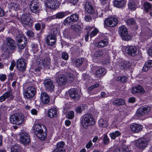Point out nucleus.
Returning <instances> with one entry per match:
<instances>
[{
  "mask_svg": "<svg viewBox=\"0 0 152 152\" xmlns=\"http://www.w3.org/2000/svg\"><path fill=\"white\" fill-rule=\"evenodd\" d=\"M34 129L35 134L41 140H43L46 138L47 129L44 125L36 124L34 126Z\"/></svg>",
  "mask_w": 152,
  "mask_h": 152,
  "instance_id": "obj_1",
  "label": "nucleus"
},
{
  "mask_svg": "<svg viewBox=\"0 0 152 152\" xmlns=\"http://www.w3.org/2000/svg\"><path fill=\"white\" fill-rule=\"evenodd\" d=\"M95 123L92 115L90 113L84 115L81 119L82 125L85 129H87L89 126L93 125Z\"/></svg>",
  "mask_w": 152,
  "mask_h": 152,
  "instance_id": "obj_2",
  "label": "nucleus"
},
{
  "mask_svg": "<svg viewBox=\"0 0 152 152\" xmlns=\"http://www.w3.org/2000/svg\"><path fill=\"white\" fill-rule=\"evenodd\" d=\"M24 117L20 113H16L12 115L10 117V122L13 124L20 125L24 121Z\"/></svg>",
  "mask_w": 152,
  "mask_h": 152,
  "instance_id": "obj_3",
  "label": "nucleus"
},
{
  "mask_svg": "<svg viewBox=\"0 0 152 152\" xmlns=\"http://www.w3.org/2000/svg\"><path fill=\"white\" fill-rule=\"evenodd\" d=\"M118 32L122 40L129 41L132 39V36L128 34L127 28L124 26H122L119 27Z\"/></svg>",
  "mask_w": 152,
  "mask_h": 152,
  "instance_id": "obj_4",
  "label": "nucleus"
},
{
  "mask_svg": "<svg viewBox=\"0 0 152 152\" xmlns=\"http://www.w3.org/2000/svg\"><path fill=\"white\" fill-rule=\"evenodd\" d=\"M36 89L34 86H31L28 87L24 91L23 95L24 98L30 99L35 95Z\"/></svg>",
  "mask_w": 152,
  "mask_h": 152,
  "instance_id": "obj_5",
  "label": "nucleus"
},
{
  "mask_svg": "<svg viewBox=\"0 0 152 152\" xmlns=\"http://www.w3.org/2000/svg\"><path fill=\"white\" fill-rule=\"evenodd\" d=\"M26 60L24 58L19 59L17 61L16 67L18 71L20 72H24L26 70Z\"/></svg>",
  "mask_w": 152,
  "mask_h": 152,
  "instance_id": "obj_6",
  "label": "nucleus"
},
{
  "mask_svg": "<svg viewBox=\"0 0 152 152\" xmlns=\"http://www.w3.org/2000/svg\"><path fill=\"white\" fill-rule=\"evenodd\" d=\"M20 22L24 25L28 27L32 26L33 21L28 15L23 14L20 17Z\"/></svg>",
  "mask_w": 152,
  "mask_h": 152,
  "instance_id": "obj_7",
  "label": "nucleus"
},
{
  "mask_svg": "<svg viewBox=\"0 0 152 152\" xmlns=\"http://www.w3.org/2000/svg\"><path fill=\"white\" fill-rule=\"evenodd\" d=\"M43 84L47 91L50 92L53 91L55 86L52 80L49 79L45 80Z\"/></svg>",
  "mask_w": 152,
  "mask_h": 152,
  "instance_id": "obj_8",
  "label": "nucleus"
},
{
  "mask_svg": "<svg viewBox=\"0 0 152 152\" xmlns=\"http://www.w3.org/2000/svg\"><path fill=\"white\" fill-rule=\"evenodd\" d=\"M151 108L148 106L141 107L139 108L137 112V115L139 117H141L148 114L150 111Z\"/></svg>",
  "mask_w": 152,
  "mask_h": 152,
  "instance_id": "obj_9",
  "label": "nucleus"
},
{
  "mask_svg": "<svg viewBox=\"0 0 152 152\" xmlns=\"http://www.w3.org/2000/svg\"><path fill=\"white\" fill-rule=\"evenodd\" d=\"M118 20L115 18H110L106 19L104 22V26L113 27L117 24Z\"/></svg>",
  "mask_w": 152,
  "mask_h": 152,
  "instance_id": "obj_10",
  "label": "nucleus"
},
{
  "mask_svg": "<svg viewBox=\"0 0 152 152\" xmlns=\"http://www.w3.org/2000/svg\"><path fill=\"white\" fill-rule=\"evenodd\" d=\"M20 140L24 144H28L30 142V139L28 134L25 132H21L19 134Z\"/></svg>",
  "mask_w": 152,
  "mask_h": 152,
  "instance_id": "obj_11",
  "label": "nucleus"
},
{
  "mask_svg": "<svg viewBox=\"0 0 152 152\" xmlns=\"http://www.w3.org/2000/svg\"><path fill=\"white\" fill-rule=\"evenodd\" d=\"M69 95L71 98L75 101L78 100L80 99V95L79 92L76 88H72L68 91Z\"/></svg>",
  "mask_w": 152,
  "mask_h": 152,
  "instance_id": "obj_12",
  "label": "nucleus"
},
{
  "mask_svg": "<svg viewBox=\"0 0 152 152\" xmlns=\"http://www.w3.org/2000/svg\"><path fill=\"white\" fill-rule=\"evenodd\" d=\"M67 79L65 75L63 74L60 75L57 80L59 86L62 87L64 86L67 82Z\"/></svg>",
  "mask_w": 152,
  "mask_h": 152,
  "instance_id": "obj_13",
  "label": "nucleus"
},
{
  "mask_svg": "<svg viewBox=\"0 0 152 152\" xmlns=\"http://www.w3.org/2000/svg\"><path fill=\"white\" fill-rule=\"evenodd\" d=\"M125 51L129 56H134L137 55V49L134 46H127Z\"/></svg>",
  "mask_w": 152,
  "mask_h": 152,
  "instance_id": "obj_14",
  "label": "nucleus"
},
{
  "mask_svg": "<svg viewBox=\"0 0 152 152\" xmlns=\"http://www.w3.org/2000/svg\"><path fill=\"white\" fill-rule=\"evenodd\" d=\"M6 41L7 46L11 50H14L17 48V45L15 41L10 37H7Z\"/></svg>",
  "mask_w": 152,
  "mask_h": 152,
  "instance_id": "obj_15",
  "label": "nucleus"
},
{
  "mask_svg": "<svg viewBox=\"0 0 152 152\" xmlns=\"http://www.w3.org/2000/svg\"><path fill=\"white\" fill-rule=\"evenodd\" d=\"M147 141L145 139L141 138L137 141L136 145L137 147L143 149L147 146Z\"/></svg>",
  "mask_w": 152,
  "mask_h": 152,
  "instance_id": "obj_16",
  "label": "nucleus"
},
{
  "mask_svg": "<svg viewBox=\"0 0 152 152\" xmlns=\"http://www.w3.org/2000/svg\"><path fill=\"white\" fill-rule=\"evenodd\" d=\"M58 4L56 0H47L45 5L48 8L53 9L56 8Z\"/></svg>",
  "mask_w": 152,
  "mask_h": 152,
  "instance_id": "obj_17",
  "label": "nucleus"
},
{
  "mask_svg": "<svg viewBox=\"0 0 152 152\" xmlns=\"http://www.w3.org/2000/svg\"><path fill=\"white\" fill-rule=\"evenodd\" d=\"M126 24L131 26L133 30H137L138 29V26L135 20L133 18H131L126 20Z\"/></svg>",
  "mask_w": 152,
  "mask_h": 152,
  "instance_id": "obj_18",
  "label": "nucleus"
},
{
  "mask_svg": "<svg viewBox=\"0 0 152 152\" xmlns=\"http://www.w3.org/2000/svg\"><path fill=\"white\" fill-rule=\"evenodd\" d=\"M85 8L86 11L89 14H93L95 12V10L91 4L89 2H86L85 3Z\"/></svg>",
  "mask_w": 152,
  "mask_h": 152,
  "instance_id": "obj_19",
  "label": "nucleus"
},
{
  "mask_svg": "<svg viewBox=\"0 0 152 152\" xmlns=\"http://www.w3.org/2000/svg\"><path fill=\"white\" fill-rule=\"evenodd\" d=\"M56 37L54 35H49L46 39L47 44L49 46H52L56 42Z\"/></svg>",
  "mask_w": 152,
  "mask_h": 152,
  "instance_id": "obj_20",
  "label": "nucleus"
},
{
  "mask_svg": "<svg viewBox=\"0 0 152 152\" xmlns=\"http://www.w3.org/2000/svg\"><path fill=\"white\" fill-rule=\"evenodd\" d=\"M131 130L134 132H138L142 130L143 126L142 125L132 124L130 126Z\"/></svg>",
  "mask_w": 152,
  "mask_h": 152,
  "instance_id": "obj_21",
  "label": "nucleus"
},
{
  "mask_svg": "<svg viewBox=\"0 0 152 152\" xmlns=\"http://www.w3.org/2000/svg\"><path fill=\"white\" fill-rule=\"evenodd\" d=\"M40 99L42 102L45 104H47L50 102L49 97L47 93L45 92L41 93Z\"/></svg>",
  "mask_w": 152,
  "mask_h": 152,
  "instance_id": "obj_22",
  "label": "nucleus"
},
{
  "mask_svg": "<svg viewBox=\"0 0 152 152\" xmlns=\"http://www.w3.org/2000/svg\"><path fill=\"white\" fill-rule=\"evenodd\" d=\"M132 91L134 94L139 93L143 94L145 92L144 89L140 85H138L137 86L133 87L132 88Z\"/></svg>",
  "mask_w": 152,
  "mask_h": 152,
  "instance_id": "obj_23",
  "label": "nucleus"
},
{
  "mask_svg": "<svg viewBox=\"0 0 152 152\" xmlns=\"http://www.w3.org/2000/svg\"><path fill=\"white\" fill-rule=\"evenodd\" d=\"M126 3L125 0H115L114 4L115 6L117 7L121 8L124 7Z\"/></svg>",
  "mask_w": 152,
  "mask_h": 152,
  "instance_id": "obj_24",
  "label": "nucleus"
},
{
  "mask_svg": "<svg viewBox=\"0 0 152 152\" xmlns=\"http://www.w3.org/2000/svg\"><path fill=\"white\" fill-rule=\"evenodd\" d=\"M57 115V110L55 108H51L48 111V116L51 118L56 117Z\"/></svg>",
  "mask_w": 152,
  "mask_h": 152,
  "instance_id": "obj_25",
  "label": "nucleus"
},
{
  "mask_svg": "<svg viewBox=\"0 0 152 152\" xmlns=\"http://www.w3.org/2000/svg\"><path fill=\"white\" fill-rule=\"evenodd\" d=\"M112 103L114 105L120 106L121 105H124L125 104V102L124 100L122 99H116L113 101Z\"/></svg>",
  "mask_w": 152,
  "mask_h": 152,
  "instance_id": "obj_26",
  "label": "nucleus"
},
{
  "mask_svg": "<svg viewBox=\"0 0 152 152\" xmlns=\"http://www.w3.org/2000/svg\"><path fill=\"white\" fill-rule=\"evenodd\" d=\"M50 63V59L49 57L45 58L42 60V64L45 68H48Z\"/></svg>",
  "mask_w": 152,
  "mask_h": 152,
  "instance_id": "obj_27",
  "label": "nucleus"
},
{
  "mask_svg": "<svg viewBox=\"0 0 152 152\" xmlns=\"http://www.w3.org/2000/svg\"><path fill=\"white\" fill-rule=\"evenodd\" d=\"M106 73L105 69L103 68H100L96 72V74L98 77L104 76Z\"/></svg>",
  "mask_w": 152,
  "mask_h": 152,
  "instance_id": "obj_28",
  "label": "nucleus"
},
{
  "mask_svg": "<svg viewBox=\"0 0 152 152\" xmlns=\"http://www.w3.org/2000/svg\"><path fill=\"white\" fill-rule=\"evenodd\" d=\"M151 66H152V60L148 61L145 64L143 67L142 70L144 72H146Z\"/></svg>",
  "mask_w": 152,
  "mask_h": 152,
  "instance_id": "obj_29",
  "label": "nucleus"
},
{
  "mask_svg": "<svg viewBox=\"0 0 152 152\" xmlns=\"http://www.w3.org/2000/svg\"><path fill=\"white\" fill-rule=\"evenodd\" d=\"M144 9L146 12H149L151 10L152 4L147 2H145L144 4Z\"/></svg>",
  "mask_w": 152,
  "mask_h": 152,
  "instance_id": "obj_30",
  "label": "nucleus"
},
{
  "mask_svg": "<svg viewBox=\"0 0 152 152\" xmlns=\"http://www.w3.org/2000/svg\"><path fill=\"white\" fill-rule=\"evenodd\" d=\"M104 54L103 51L102 50H97L95 52L94 55V58L99 59Z\"/></svg>",
  "mask_w": 152,
  "mask_h": 152,
  "instance_id": "obj_31",
  "label": "nucleus"
},
{
  "mask_svg": "<svg viewBox=\"0 0 152 152\" xmlns=\"http://www.w3.org/2000/svg\"><path fill=\"white\" fill-rule=\"evenodd\" d=\"M16 40L17 43L27 40L26 38L23 35L18 34L16 36Z\"/></svg>",
  "mask_w": 152,
  "mask_h": 152,
  "instance_id": "obj_32",
  "label": "nucleus"
},
{
  "mask_svg": "<svg viewBox=\"0 0 152 152\" xmlns=\"http://www.w3.org/2000/svg\"><path fill=\"white\" fill-rule=\"evenodd\" d=\"M30 8L31 11L36 14L38 13L40 10L39 5L30 7Z\"/></svg>",
  "mask_w": 152,
  "mask_h": 152,
  "instance_id": "obj_33",
  "label": "nucleus"
},
{
  "mask_svg": "<svg viewBox=\"0 0 152 152\" xmlns=\"http://www.w3.org/2000/svg\"><path fill=\"white\" fill-rule=\"evenodd\" d=\"M108 43V42L107 40L105 39L97 43V46H99V47L102 48L106 46Z\"/></svg>",
  "mask_w": 152,
  "mask_h": 152,
  "instance_id": "obj_34",
  "label": "nucleus"
},
{
  "mask_svg": "<svg viewBox=\"0 0 152 152\" xmlns=\"http://www.w3.org/2000/svg\"><path fill=\"white\" fill-rule=\"evenodd\" d=\"M99 126L101 127H105L108 126L107 121L102 119H100L98 121Z\"/></svg>",
  "mask_w": 152,
  "mask_h": 152,
  "instance_id": "obj_35",
  "label": "nucleus"
},
{
  "mask_svg": "<svg viewBox=\"0 0 152 152\" xmlns=\"http://www.w3.org/2000/svg\"><path fill=\"white\" fill-rule=\"evenodd\" d=\"M27 43V40L17 43L18 48L23 49L26 46Z\"/></svg>",
  "mask_w": 152,
  "mask_h": 152,
  "instance_id": "obj_36",
  "label": "nucleus"
},
{
  "mask_svg": "<svg viewBox=\"0 0 152 152\" xmlns=\"http://www.w3.org/2000/svg\"><path fill=\"white\" fill-rule=\"evenodd\" d=\"M121 135V133L118 131H115V132L111 133L110 134L111 138L113 140L115 139L116 137L119 136Z\"/></svg>",
  "mask_w": 152,
  "mask_h": 152,
  "instance_id": "obj_37",
  "label": "nucleus"
},
{
  "mask_svg": "<svg viewBox=\"0 0 152 152\" xmlns=\"http://www.w3.org/2000/svg\"><path fill=\"white\" fill-rule=\"evenodd\" d=\"M74 23L70 17L67 18L64 20V25L69 26Z\"/></svg>",
  "mask_w": 152,
  "mask_h": 152,
  "instance_id": "obj_38",
  "label": "nucleus"
},
{
  "mask_svg": "<svg viewBox=\"0 0 152 152\" xmlns=\"http://www.w3.org/2000/svg\"><path fill=\"white\" fill-rule=\"evenodd\" d=\"M10 88H9V91L6 92L4 94L6 99L8 98H10L11 99H13V97L12 95V91L10 90Z\"/></svg>",
  "mask_w": 152,
  "mask_h": 152,
  "instance_id": "obj_39",
  "label": "nucleus"
},
{
  "mask_svg": "<svg viewBox=\"0 0 152 152\" xmlns=\"http://www.w3.org/2000/svg\"><path fill=\"white\" fill-rule=\"evenodd\" d=\"M71 28L76 32H78L81 30V27L78 24H75L71 26Z\"/></svg>",
  "mask_w": 152,
  "mask_h": 152,
  "instance_id": "obj_40",
  "label": "nucleus"
},
{
  "mask_svg": "<svg viewBox=\"0 0 152 152\" xmlns=\"http://www.w3.org/2000/svg\"><path fill=\"white\" fill-rule=\"evenodd\" d=\"M83 61L84 58H78L75 59V64L77 66L79 67L82 65Z\"/></svg>",
  "mask_w": 152,
  "mask_h": 152,
  "instance_id": "obj_41",
  "label": "nucleus"
},
{
  "mask_svg": "<svg viewBox=\"0 0 152 152\" xmlns=\"http://www.w3.org/2000/svg\"><path fill=\"white\" fill-rule=\"evenodd\" d=\"M11 152H20V148L18 145H14L11 148Z\"/></svg>",
  "mask_w": 152,
  "mask_h": 152,
  "instance_id": "obj_42",
  "label": "nucleus"
},
{
  "mask_svg": "<svg viewBox=\"0 0 152 152\" xmlns=\"http://www.w3.org/2000/svg\"><path fill=\"white\" fill-rule=\"evenodd\" d=\"M128 6L129 8L131 10H134L136 9L135 4L134 2H130L128 4Z\"/></svg>",
  "mask_w": 152,
  "mask_h": 152,
  "instance_id": "obj_43",
  "label": "nucleus"
},
{
  "mask_svg": "<svg viewBox=\"0 0 152 152\" xmlns=\"http://www.w3.org/2000/svg\"><path fill=\"white\" fill-rule=\"evenodd\" d=\"M121 149L122 152H130L127 146L124 144H123L121 146Z\"/></svg>",
  "mask_w": 152,
  "mask_h": 152,
  "instance_id": "obj_44",
  "label": "nucleus"
},
{
  "mask_svg": "<svg viewBox=\"0 0 152 152\" xmlns=\"http://www.w3.org/2000/svg\"><path fill=\"white\" fill-rule=\"evenodd\" d=\"M127 78V77L125 76H119L117 78V80L124 83L126 82Z\"/></svg>",
  "mask_w": 152,
  "mask_h": 152,
  "instance_id": "obj_45",
  "label": "nucleus"
},
{
  "mask_svg": "<svg viewBox=\"0 0 152 152\" xmlns=\"http://www.w3.org/2000/svg\"><path fill=\"white\" fill-rule=\"evenodd\" d=\"M126 61H123L121 62H120L119 64V68L121 69L126 70Z\"/></svg>",
  "mask_w": 152,
  "mask_h": 152,
  "instance_id": "obj_46",
  "label": "nucleus"
},
{
  "mask_svg": "<svg viewBox=\"0 0 152 152\" xmlns=\"http://www.w3.org/2000/svg\"><path fill=\"white\" fill-rule=\"evenodd\" d=\"M104 143V144L108 145L110 142V139L106 134L104 135L103 139Z\"/></svg>",
  "mask_w": 152,
  "mask_h": 152,
  "instance_id": "obj_47",
  "label": "nucleus"
},
{
  "mask_svg": "<svg viewBox=\"0 0 152 152\" xmlns=\"http://www.w3.org/2000/svg\"><path fill=\"white\" fill-rule=\"evenodd\" d=\"M126 70L130 68H132L133 66H134V64L132 62L129 61H126Z\"/></svg>",
  "mask_w": 152,
  "mask_h": 152,
  "instance_id": "obj_48",
  "label": "nucleus"
},
{
  "mask_svg": "<svg viewBox=\"0 0 152 152\" xmlns=\"http://www.w3.org/2000/svg\"><path fill=\"white\" fill-rule=\"evenodd\" d=\"M74 116V113L73 111H70L68 112L66 115V117L69 119H72Z\"/></svg>",
  "mask_w": 152,
  "mask_h": 152,
  "instance_id": "obj_49",
  "label": "nucleus"
},
{
  "mask_svg": "<svg viewBox=\"0 0 152 152\" xmlns=\"http://www.w3.org/2000/svg\"><path fill=\"white\" fill-rule=\"evenodd\" d=\"M56 18H62L65 16L64 12H59L57 13L56 15Z\"/></svg>",
  "mask_w": 152,
  "mask_h": 152,
  "instance_id": "obj_50",
  "label": "nucleus"
},
{
  "mask_svg": "<svg viewBox=\"0 0 152 152\" xmlns=\"http://www.w3.org/2000/svg\"><path fill=\"white\" fill-rule=\"evenodd\" d=\"M70 17L71 18L73 22L75 23V22L77 21L78 20L79 18V15L77 14H74L71 15Z\"/></svg>",
  "mask_w": 152,
  "mask_h": 152,
  "instance_id": "obj_51",
  "label": "nucleus"
},
{
  "mask_svg": "<svg viewBox=\"0 0 152 152\" xmlns=\"http://www.w3.org/2000/svg\"><path fill=\"white\" fill-rule=\"evenodd\" d=\"M66 76L67 79L68 78L69 80L70 81L72 82L74 80V77L72 74L70 73H67Z\"/></svg>",
  "mask_w": 152,
  "mask_h": 152,
  "instance_id": "obj_52",
  "label": "nucleus"
},
{
  "mask_svg": "<svg viewBox=\"0 0 152 152\" xmlns=\"http://www.w3.org/2000/svg\"><path fill=\"white\" fill-rule=\"evenodd\" d=\"M61 57L64 59L67 60L68 58V54L66 52H63L62 53Z\"/></svg>",
  "mask_w": 152,
  "mask_h": 152,
  "instance_id": "obj_53",
  "label": "nucleus"
},
{
  "mask_svg": "<svg viewBox=\"0 0 152 152\" xmlns=\"http://www.w3.org/2000/svg\"><path fill=\"white\" fill-rule=\"evenodd\" d=\"M83 110V106L80 105L75 108V110L77 113H80Z\"/></svg>",
  "mask_w": 152,
  "mask_h": 152,
  "instance_id": "obj_54",
  "label": "nucleus"
},
{
  "mask_svg": "<svg viewBox=\"0 0 152 152\" xmlns=\"http://www.w3.org/2000/svg\"><path fill=\"white\" fill-rule=\"evenodd\" d=\"M58 30L57 28H54L51 30V34L50 35H54L56 36L58 33Z\"/></svg>",
  "mask_w": 152,
  "mask_h": 152,
  "instance_id": "obj_55",
  "label": "nucleus"
},
{
  "mask_svg": "<svg viewBox=\"0 0 152 152\" xmlns=\"http://www.w3.org/2000/svg\"><path fill=\"white\" fill-rule=\"evenodd\" d=\"M64 143L63 142H59L57 143V148H59V149H61L63 148L64 145Z\"/></svg>",
  "mask_w": 152,
  "mask_h": 152,
  "instance_id": "obj_56",
  "label": "nucleus"
},
{
  "mask_svg": "<svg viewBox=\"0 0 152 152\" xmlns=\"http://www.w3.org/2000/svg\"><path fill=\"white\" fill-rule=\"evenodd\" d=\"M152 31L148 28H147L145 32V35L148 37L152 36Z\"/></svg>",
  "mask_w": 152,
  "mask_h": 152,
  "instance_id": "obj_57",
  "label": "nucleus"
},
{
  "mask_svg": "<svg viewBox=\"0 0 152 152\" xmlns=\"http://www.w3.org/2000/svg\"><path fill=\"white\" fill-rule=\"evenodd\" d=\"M27 36L29 37H33L34 36V34L33 31L31 30L28 31L26 32Z\"/></svg>",
  "mask_w": 152,
  "mask_h": 152,
  "instance_id": "obj_58",
  "label": "nucleus"
},
{
  "mask_svg": "<svg viewBox=\"0 0 152 152\" xmlns=\"http://www.w3.org/2000/svg\"><path fill=\"white\" fill-rule=\"evenodd\" d=\"M38 5L39 4L37 3V0H33L31 2L29 7H30Z\"/></svg>",
  "mask_w": 152,
  "mask_h": 152,
  "instance_id": "obj_59",
  "label": "nucleus"
},
{
  "mask_svg": "<svg viewBox=\"0 0 152 152\" xmlns=\"http://www.w3.org/2000/svg\"><path fill=\"white\" fill-rule=\"evenodd\" d=\"M96 11L97 16H98L99 17H101L102 15V10L101 9L99 8L98 9L96 10Z\"/></svg>",
  "mask_w": 152,
  "mask_h": 152,
  "instance_id": "obj_60",
  "label": "nucleus"
},
{
  "mask_svg": "<svg viewBox=\"0 0 152 152\" xmlns=\"http://www.w3.org/2000/svg\"><path fill=\"white\" fill-rule=\"evenodd\" d=\"M16 64L14 60L12 61L11 62V65L10 67V70H13V69L15 66Z\"/></svg>",
  "mask_w": 152,
  "mask_h": 152,
  "instance_id": "obj_61",
  "label": "nucleus"
},
{
  "mask_svg": "<svg viewBox=\"0 0 152 152\" xmlns=\"http://www.w3.org/2000/svg\"><path fill=\"white\" fill-rule=\"evenodd\" d=\"M98 31L97 29H95L91 32L90 33V36L91 37L94 36L96 34Z\"/></svg>",
  "mask_w": 152,
  "mask_h": 152,
  "instance_id": "obj_62",
  "label": "nucleus"
},
{
  "mask_svg": "<svg viewBox=\"0 0 152 152\" xmlns=\"http://www.w3.org/2000/svg\"><path fill=\"white\" fill-rule=\"evenodd\" d=\"M7 78L6 75L5 74L0 75V80L1 81H4Z\"/></svg>",
  "mask_w": 152,
  "mask_h": 152,
  "instance_id": "obj_63",
  "label": "nucleus"
},
{
  "mask_svg": "<svg viewBox=\"0 0 152 152\" xmlns=\"http://www.w3.org/2000/svg\"><path fill=\"white\" fill-rule=\"evenodd\" d=\"M9 6L12 9L13 8L15 9V7L16 8L17 7V3L11 2L9 4Z\"/></svg>",
  "mask_w": 152,
  "mask_h": 152,
  "instance_id": "obj_64",
  "label": "nucleus"
}]
</instances>
